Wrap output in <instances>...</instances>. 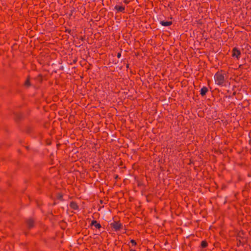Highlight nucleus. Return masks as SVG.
<instances>
[{"label": "nucleus", "mask_w": 251, "mask_h": 251, "mask_svg": "<svg viewBox=\"0 0 251 251\" xmlns=\"http://www.w3.org/2000/svg\"><path fill=\"white\" fill-rule=\"evenodd\" d=\"M236 87H238V90H237V97H236V99L237 100H240L242 98V95L241 93V91L242 90V87L240 86H236Z\"/></svg>", "instance_id": "6e6552de"}, {"label": "nucleus", "mask_w": 251, "mask_h": 251, "mask_svg": "<svg viewBox=\"0 0 251 251\" xmlns=\"http://www.w3.org/2000/svg\"><path fill=\"white\" fill-rule=\"evenodd\" d=\"M208 246L207 242L206 240H203L201 242V247L202 249L205 248Z\"/></svg>", "instance_id": "4468645a"}, {"label": "nucleus", "mask_w": 251, "mask_h": 251, "mask_svg": "<svg viewBox=\"0 0 251 251\" xmlns=\"http://www.w3.org/2000/svg\"><path fill=\"white\" fill-rule=\"evenodd\" d=\"M110 226L114 231H117L122 228L123 225L119 221H114L110 224Z\"/></svg>", "instance_id": "f03ea898"}, {"label": "nucleus", "mask_w": 251, "mask_h": 251, "mask_svg": "<svg viewBox=\"0 0 251 251\" xmlns=\"http://www.w3.org/2000/svg\"><path fill=\"white\" fill-rule=\"evenodd\" d=\"M126 68H128V67H129V64H127L126 65Z\"/></svg>", "instance_id": "b1692460"}, {"label": "nucleus", "mask_w": 251, "mask_h": 251, "mask_svg": "<svg viewBox=\"0 0 251 251\" xmlns=\"http://www.w3.org/2000/svg\"><path fill=\"white\" fill-rule=\"evenodd\" d=\"M26 224L28 228L30 229L34 226V222L32 219H29L26 221Z\"/></svg>", "instance_id": "9d476101"}, {"label": "nucleus", "mask_w": 251, "mask_h": 251, "mask_svg": "<svg viewBox=\"0 0 251 251\" xmlns=\"http://www.w3.org/2000/svg\"><path fill=\"white\" fill-rule=\"evenodd\" d=\"M124 3H126V4H128L129 3V1L127 0H125L124 1Z\"/></svg>", "instance_id": "aec40b11"}, {"label": "nucleus", "mask_w": 251, "mask_h": 251, "mask_svg": "<svg viewBox=\"0 0 251 251\" xmlns=\"http://www.w3.org/2000/svg\"><path fill=\"white\" fill-rule=\"evenodd\" d=\"M160 24L162 26H168L172 25V22L161 21L160 22Z\"/></svg>", "instance_id": "9b49d317"}, {"label": "nucleus", "mask_w": 251, "mask_h": 251, "mask_svg": "<svg viewBox=\"0 0 251 251\" xmlns=\"http://www.w3.org/2000/svg\"><path fill=\"white\" fill-rule=\"evenodd\" d=\"M117 57H118V58H120L121 57V52H118V53H117Z\"/></svg>", "instance_id": "6ab92c4d"}, {"label": "nucleus", "mask_w": 251, "mask_h": 251, "mask_svg": "<svg viewBox=\"0 0 251 251\" xmlns=\"http://www.w3.org/2000/svg\"><path fill=\"white\" fill-rule=\"evenodd\" d=\"M24 85L25 86H26L27 87H28L31 85L29 77H28L26 79V80H25V82Z\"/></svg>", "instance_id": "2eb2a0df"}, {"label": "nucleus", "mask_w": 251, "mask_h": 251, "mask_svg": "<svg viewBox=\"0 0 251 251\" xmlns=\"http://www.w3.org/2000/svg\"><path fill=\"white\" fill-rule=\"evenodd\" d=\"M196 8H198L197 3L196 4V6H193V7H192V8H194L195 10H196Z\"/></svg>", "instance_id": "412c9836"}, {"label": "nucleus", "mask_w": 251, "mask_h": 251, "mask_svg": "<svg viewBox=\"0 0 251 251\" xmlns=\"http://www.w3.org/2000/svg\"><path fill=\"white\" fill-rule=\"evenodd\" d=\"M114 9L116 10L117 12H121L124 13L125 10V7L122 5H116L114 7Z\"/></svg>", "instance_id": "423d86ee"}, {"label": "nucleus", "mask_w": 251, "mask_h": 251, "mask_svg": "<svg viewBox=\"0 0 251 251\" xmlns=\"http://www.w3.org/2000/svg\"><path fill=\"white\" fill-rule=\"evenodd\" d=\"M191 163V159H189V164L190 165Z\"/></svg>", "instance_id": "5701e85b"}, {"label": "nucleus", "mask_w": 251, "mask_h": 251, "mask_svg": "<svg viewBox=\"0 0 251 251\" xmlns=\"http://www.w3.org/2000/svg\"><path fill=\"white\" fill-rule=\"evenodd\" d=\"M241 51L237 48L235 47L232 49V56L233 57H236L238 59L241 55Z\"/></svg>", "instance_id": "20e7f679"}, {"label": "nucleus", "mask_w": 251, "mask_h": 251, "mask_svg": "<svg viewBox=\"0 0 251 251\" xmlns=\"http://www.w3.org/2000/svg\"><path fill=\"white\" fill-rule=\"evenodd\" d=\"M237 246L239 247L240 246H244L245 244H246L247 243L245 242L244 241H243L241 240L237 239Z\"/></svg>", "instance_id": "ddd939ff"}, {"label": "nucleus", "mask_w": 251, "mask_h": 251, "mask_svg": "<svg viewBox=\"0 0 251 251\" xmlns=\"http://www.w3.org/2000/svg\"><path fill=\"white\" fill-rule=\"evenodd\" d=\"M250 63H251V59L250 60Z\"/></svg>", "instance_id": "a878e982"}, {"label": "nucleus", "mask_w": 251, "mask_h": 251, "mask_svg": "<svg viewBox=\"0 0 251 251\" xmlns=\"http://www.w3.org/2000/svg\"><path fill=\"white\" fill-rule=\"evenodd\" d=\"M191 236H194V235L193 234L189 235V237Z\"/></svg>", "instance_id": "393cba45"}, {"label": "nucleus", "mask_w": 251, "mask_h": 251, "mask_svg": "<svg viewBox=\"0 0 251 251\" xmlns=\"http://www.w3.org/2000/svg\"><path fill=\"white\" fill-rule=\"evenodd\" d=\"M91 226H94L97 229H100L101 227V225L100 223H98L96 220H93L91 222Z\"/></svg>", "instance_id": "1a4fd4ad"}, {"label": "nucleus", "mask_w": 251, "mask_h": 251, "mask_svg": "<svg viewBox=\"0 0 251 251\" xmlns=\"http://www.w3.org/2000/svg\"><path fill=\"white\" fill-rule=\"evenodd\" d=\"M130 243L133 246H135L137 245V243H136V241L134 240H133V239H132V240H130Z\"/></svg>", "instance_id": "f3484780"}, {"label": "nucleus", "mask_w": 251, "mask_h": 251, "mask_svg": "<svg viewBox=\"0 0 251 251\" xmlns=\"http://www.w3.org/2000/svg\"><path fill=\"white\" fill-rule=\"evenodd\" d=\"M237 239L248 243V237L245 236V232L243 230H240L236 235Z\"/></svg>", "instance_id": "7ed1b4c3"}, {"label": "nucleus", "mask_w": 251, "mask_h": 251, "mask_svg": "<svg viewBox=\"0 0 251 251\" xmlns=\"http://www.w3.org/2000/svg\"><path fill=\"white\" fill-rule=\"evenodd\" d=\"M200 95L203 97L206 95V94L208 92V89L206 86L202 87L200 90Z\"/></svg>", "instance_id": "0eeeda50"}, {"label": "nucleus", "mask_w": 251, "mask_h": 251, "mask_svg": "<svg viewBox=\"0 0 251 251\" xmlns=\"http://www.w3.org/2000/svg\"><path fill=\"white\" fill-rule=\"evenodd\" d=\"M57 199H59L60 200H63V195H62V194H61V193L57 194Z\"/></svg>", "instance_id": "dca6fc26"}, {"label": "nucleus", "mask_w": 251, "mask_h": 251, "mask_svg": "<svg viewBox=\"0 0 251 251\" xmlns=\"http://www.w3.org/2000/svg\"><path fill=\"white\" fill-rule=\"evenodd\" d=\"M243 66H246V64H244V65H239V68H243Z\"/></svg>", "instance_id": "4be33fe9"}, {"label": "nucleus", "mask_w": 251, "mask_h": 251, "mask_svg": "<svg viewBox=\"0 0 251 251\" xmlns=\"http://www.w3.org/2000/svg\"><path fill=\"white\" fill-rule=\"evenodd\" d=\"M70 206L72 209H73L74 210H77L78 209V206L77 205V203L75 201L71 202L70 204Z\"/></svg>", "instance_id": "f8f14e48"}, {"label": "nucleus", "mask_w": 251, "mask_h": 251, "mask_svg": "<svg viewBox=\"0 0 251 251\" xmlns=\"http://www.w3.org/2000/svg\"><path fill=\"white\" fill-rule=\"evenodd\" d=\"M226 72L224 70H220L217 71L214 76V80L215 83L219 86H223L225 85Z\"/></svg>", "instance_id": "f257e3e1"}, {"label": "nucleus", "mask_w": 251, "mask_h": 251, "mask_svg": "<svg viewBox=\"0 0 251 251\" xmlns=\"http://www.w3.org/2000/svg\"><path fill=\"white\" fill-rule=\"evenodd\" d=\"M232 93V89L231 90H228L227 91V93L228 94V95H231Z\"/></svg>", "instance_id": "a211bd4d"}, {"label": "nucleus", "mask_w": 251, "mask_h": 251, "mask_svg": "<svg viewBox=\"0 0 251 251\" xmlns=\"http://www.w3.org/2000/svg\"><path fill=\"white\" fill-rule=\"evenodd\" d=\"M237 89H238V87H236V86H235V85L233 86V87L232 88V95L226 96V97L230 98L233 97L234 96L237 97V90H238Z\"/></svg>", "instance_id": "39448f33"}]
</instances>
